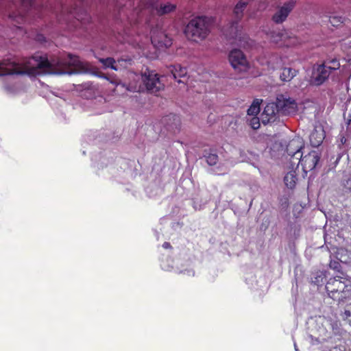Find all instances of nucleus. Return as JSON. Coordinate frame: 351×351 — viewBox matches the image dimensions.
Wrapping results in <instances>:
<instances>
[{"mask_svg": "<svg viewBox=\"0 0 351 351\" xmlns=\"http://www.w3.org/2000/svg\"><path fill=\"white\" fill-rule=\"evenodd\" d=\"M87 64L78 57L69 55L66 59H52L34 56L16 63L8 60L0 61V76L6 75H37L43 74L71 75L86 71Z\"/></svg>", "mask_w": 351, "mask_h": 351, "instance_id": "f257e3e1", "label": "nucleus"}, {"mask_svg": "<svg viewBox=\"0 0 351 351\" xmlns=\"http://www.w3.org/2000/svg\"><path fill=\"white\" fill-rule=\"evenodd\" d=\"M212 19L206 16H197L191 19L184 29V34L189 40L193 42L204 40L210 33Z\"/></svg>", "mask_w": 351, "mask_h": 351, "instance_id": "f03ea898", "label": "nucleus"}, {"mask_svg": "<svg viewBox=\"0 0 351 351\" xmlns=\"http://www.w3.org/2000/svg\"><path fill=\"white\" fill-rule=\"evenodd\" d=\"M328 295L339 302H345L351 298V278L335 276L330 278L326 285Z\"/></svg>", "mask_w": 351, "mask_h": 351, "instance_id": "7ed1b4c3", "label": "nucleus"}, {"mask_svg": "<svg viewBox=\"0 0 351 351\" xmlns=\"http://www.w3.org/2000/svg\"><path fill=\"white\" fill-rule=\"evenodd\" d=\"M132 81L128 85L123 84L128 91L130 92H143L145 90H151L154 87V75L152 71H145L141 75V81L143 85L138 84L137 82L140 80V77L136 74H132L130 77Z\"/></svg>", "mask_w": 351, "mask_h": 351, "instance_id": "20e7f679", "label": "nucleus"}, {"mask_svg": "<svg viewBox=\"0 0 351 351\" xmlns=\"http://www.w3.org/2000/svg\"><path fill=\"white\" fill-rule=\"evenodd\" d=\"M159 123L162 127L161 132L164 135H174L181 130V119L178 115L173 113L162 117Z\"/></svg>", "mask_w": 351, "mask_h": 351, "instance_id": "39448f33", "label": "nucleus"}, {"mask_svg": "<svg viewBox=\"0 0 351 351\" xmlns=\"http://www.w3.org/2000/svg\"><path fill=\"white\" fill-rule=\"evenodd\" d=\"M304 145L303 141L299 137L294 138L288 143L286 150L287 154L290 156L289 160L292 168H294L295 166L298 167L300 165V160H298L304 154L302 151Z\"/></svg>", "mask_w": 351, "mask_h": 351, "instance_id": "423d86ee", "label": "nucleus"}, {"mask_svg": "<svg viewBox=\"0 0 351 351\" xmlns=\"http://www.w3.org/2000/svg\"><path fill=\"white\" fill-rule=\"evenodd\" d=\"M330 74V68H327V64L318 65L313 69L311 83L315 86H319L328 79Z\"/></svg>", "mask_w": 351, "mask_h": 351, "instance_id": "0eeeda50", "label": "nucleus"}, {"mask_svg": "<svg viewBox=\"0 0 351 351\" xmlns=\"http://www.w3.org/2000/svg\"><path fill=\"white\" fill-rule=\"evenodd\" d=\"M319 160V156L316 151H312L300 158V164L304 173L314 169Z\"/></svg>", "mask_w": 351, "mask_h": 351, "instance_id": "6e6552de", "label": "nucleus"}, {"mask_svg": "<svg viewBox=\"0 0 351 351\" xmlns=\"http://www.w3.org/2000/svg\"><path fill=\"white\" fill-rule=\"evenodd\" d=\"M294 6V1L285 3L282 6L279 7L274 14L271 18L272 21L276 24L283 23L287 19Z\"/></svg>", "mask_w": 351, "mask_h": 351, "instance_id": "1a4fd4ad", "label": "nucleus"}, {"mask_svg": "<svg viewBox=\"0 0 351 351\" xmlns=\"http://www.w3.org/2000/svg\"><path fill=\"white\" fill-rule=\"evenodd\" d=\"M280 114L282 115H290L297 111V104L295 100L290 98L285 99L280 96L276 99Z\"/></svg>", "mask_w": 351, "mask_h": 351, "instance_id": "9d476101", "label": "nucleus"}, {"mask_svg": "<svg viewBox=\"0 0 351 351\" xmlns=\"http://www.w3.org/2000/svg\"><path fill=\"white\" fill-rule=\"evenodd\" d=\"M229 61L235 69L241 71L245 68L247 60L243 53L239 49H233L229 54Z\"/></svg>", "mask_w": 351, "mask_h": 351, "instance_id": "9b49d317", "label": "nucleus"}, {"mask_svg": "<svg viewBox=\"0 0 351 351\" xmlns=\"http://www.w3.org/2000/svg\"><path fill=\"white\" fill-rule=\"evenodd\" d=\"M241 27L239 25L238 21L236 20L232 21L224 29L223 34L228 39L235 40V43H237L238 40V44L242 45L241 40Z\"/></svg>", "mask_w": 351, "mask_h": 351, "instance_id": "f8f14e48", "label": "nucleus"}, {"mask_svg": "<svg viewBox=\"0 0 351 351\" xmlns=\"http://www.w3.org/2000/svg\"><path fill=\"white\" fill-rule=\"evenodd\" d=\"M276 114H280L277 101L267 104L262 114L263 121L265 123L274 121Z\"/></svg>", "mask_w": 351, "mask_h": 351, "instance_id": "ddd939ff", "label": "nucleus"}, {"mask_svg": "<svg viewBox=\"0 0 351 351\" xmlns=\"http://www.w3.org/2000/svg\"><path fill=\"white\" fill-rule=\"evenodd\" d=\"M176 5L170 2H162L155 5V14L158 16H163L173 12L176 9Z\"/></svg>", "mask_w": 351, "mask_h": 351, "instance_id": "4468645a", "label": "nucleus"}, {"mask_svg": "<svg viewBox=\"0 0 351 351\" xmlns=\"http://www.w3.org/2000/svg\"><path fill=\"white\" fill-rule=\"evenodd\" d=\"M310 143L313 147H318L321 145L324 139V132L322 128H316L313 130V131L311 133L310 136Z\"/></svg>", "mask_w": 351, "mask_h": 351, "instance_id": "2eb2a0df", "label": "nucleus"}, {"mask_svg": "<svg viewBox=\"0 0 351 351\" xmlns=\"http://www.w3.org/2000/svg\"><path fill=\"white\" fill-rule=\"evenodd\" d=\"M172 44L171 39L169 38L167 34L163 32H159L157 34V47L164 50Z\"/></svg>", "mask_w": 351, "mask_h": 351, "instance_id": "dca6fc26", "label": "nucleus"}, {"mask_svg": "<svg viewBox=\"0 0 351 351\" xmlns=\"http://www.w3.org/2000/svg\"><path fill=\"white\" fill-rule=\"evenodd\" d=\"M298 73V71L291 67H284L281 70L280 78L283 82H290Z\"/></svg>", "mask_w": 351, "mask_h": 351, "instance_id": "f3484780", "label": "nucleus"}, {"mask_svg": "<svg viewBox=\"0 0 351 351\" xmlns=\"http://www.w3.org/2000/svg\"><path fill=\"white\" fill-rule=\"evenodd\" d=\"M168 69L175 80L184 77L186 75V68L180 65L170 66Z\"/></svg>", "mask_w": 351, "mask_h": 351, "instance_id": "a211bd4d", "label": "nucleus"}, {"mask_svg": "<svg viewBox=\"0 0 351 351\" xmlns=\"http://www.w3.org/2000/svg\"><path fill=\"white\" fill-rule=\"evenodd\" d=\"M297 180V174L295 171L288 172L284 178L285 184L289 189H293L295 186Z\"/></svg>", "mask_w": 351, "mask_h": 351, "instance_id": "6ab92c4d", "label": "nucleus"}, {"mask_svg": "<svg viewBox=\"0 0 351 351\" xmlns=\"http://www.w3.org/2000/svg\"><path fill=\"white\" fill-rule=\"evenodd\" d=\"M247 5V2L240 1L234 7V14L237 20H240L243 17V13Z\"/></svg>", "mask_w": 351, "mask_h": 351, "instance_id": "aec40b11", "label": "nucleus"}, {"mask_svg": "<svg viewBox=\"0 0 351 351\" xmlns=\"http://www.w3.org/2000/svg\"><path fill=\"white\" fill-rule=\"evenodd\" d=\"M99 61L104 65L106 68H111L114 71H118L119 68L117 67L116 64V61L112 58H99Z\"/></svg>", "mask_w": 351, "mask_h": 351, "instance_id": "412c9836", "label": "nucleus"}, {"mask_svg": "<svg viewBox=\"0 0 351 351\" xmlns=\"http://www.w3.org/2000/svg\"><path fill=\"white\" fill-rule=\"evenodd\" d=\"M164 78L163 75L160 76L158 73H155V97L158 96L156 94V92L165 88Z\"/></svg>", "mask_w": 351, "mask_h": 351, "instance_id": "4be33fe9", "label": "nucleus"}, {"mask_svg": "<svg viewBox=\"0 0 351 351\" xmlns=\"http://www.w3.org/2000/svg\"><path fill=\"white\" fill-rule=\"evenodd\" d=\"M285 34L282 32L272 31L268 34V37L270 40L274 43H278L283 39Z\"/></svg>", "mask_w": 351, "mask_h": 351, "instance_id": "5701e85b", "label": "nucleus"}, {"mask_svg": "<svg viewBox=\"0 0 351 351\" xmlns=\"http://www.w3.org/2000/svg\"><path fill=\"white\" fill-rule=\"evenodd\" d=\"M260 112V103L258 100L254 101L247 110V114L253 117L256 116Z\"/></svg>", "mask_w": 351, "mask_h": 351, "instance_id": "b1692460", "label": "nucleus"}, {"mask_svg": "<svg viewBox=\"0 0 351 351\" xmlns=\"http://www.w3.org/2000/svg\"><path fill=\"white\" fill-rule=\"evenodd\" d=\"M344 21V18L341 16H331L329 17V22L334 27H338Z\"/></svg>", "mask_w": 351, "mask_h": 351, "instance_id": "393cba45", "label": "nucleus"}, {"mask_svg": "<svg viewBox=\"0 0 351 351\" xmlns=\"http://www.w3.org/2000/svg\"><path fill=\"white\" fill-rule=\"evenodd\" d=\"M250 125L254 130L259 128L260 121L258 117L254 116L249 120Z\"/></svg>", "mask_w": 351, "mask_h": 351, "instance_id": "a878e982", "label": "nucleus"}, {"mask_svg": "<svg viewBox=\"0 0 351 351\" xmlns=\"http://www.w3.org/2000/svg\"><path fill=\"white\" fill-rule=\"evenodd\" d=\"M218 160V156L216 154H208L206 156V162L209 165H215Z\"/></svg>", "mask_w": 351, "mask_h": 351, "instance_id": "bb28decb", "label": "nucleus"}, {"mask_svg": "<svg viewBox=\"0 0 351 351\" xmlns=\"http://www.w3.org/2000/svg\"><path fill=\"white\" fill-rule=\"evenodd\" d=\"M329 64L330 65H327V68H330V73L332 70L338 69L340 66V64L336 60H331Z\"/></svg>", "mask_w": 351, "mask_h": 351, "instance_id": "cd10ccee", "label": "nucleus"}, {"mask_svg": "<svg viewBox=\"0 0 351 351\" xmlns=\"http://www.w3.org/2000/svg\"><path fill=\"white\" fill-rule=\"evenodd\" d=\"M344 51H345V53H346L345 60L351 64V46L350 47H345Z\"/></svg>", "mask_w": 351, "mask_h": 351, "instance_id": "c85d7f7f", "label": "nucleus"}, {"mask_svg": "<svg viewBox=\"0 0 351 351\" xmlns=\"http://www.w3.org/2000/svg\"><path fill=\"white\" fill-rule=\"evenodd\" d=\"M329 267L333 269L338 270L341 265L338 261H332L329 263Z\"/></svg>", "mask_w": 351, "mask_h": 351, "instance_id": "c756f323", "label": "nucleus"}, {"mask_svg": "<svg viewBox=\"0 0 351 351\" xmlns=\"http://www.w3.org/2000/svg\"><path fill=\"white\" fill-rule=\"evenodd\" d=\"M101 77L106 79L107 80L110 81V83L118 85L119 83L116 80H110L109 77H106V75L101 76Z\"/></svg>", "mask_w": 351, "mask_h": 351, "instance_id": "7c9ffc66", "label": "nucleus"}, {"mask_svg": "<svg viewBox=\"0 0 351 351\" xmlns=\"http://www.w3.org/2000/svg\"><path fill=\"white\" fill-rule=\"evenodd\" d=\"M344 314L346 317V318L350 317L351 316V313L350 311L346 310L344 312Z\"/></svg>", "mask_w": 351, "mask_h": 351, "instance_id": "2f4dec72", "label": "nucleus"}, {"mask_svg": "<svg viewBox=\"0 0 351 351\" xmlns=\"http://www.w3.org/2000/svg\"><path fill=\"white\" fill-rule=\"evenodd\" d=\"M162 246H163L164 248H166V249L171 247L170 244L169 243H167V242H165L163 243Z\"/></svg>", "mask_w": 351, "mask_h": 351, "instance_id": "473e14b6", "label": "nucleus"}, {"mask_svg": "<svg viewBox=\"0 0 351 351\" xmlns=\"http://www.w3.org/2000/svg\"><path fill=\"white\" fill-rule=\"evenodd\" d=\"M346 123L348 124V125H350V123H351V119H348L346 120Z\"/></svg>", "mask_w": 351, "mask_h": 351, "instance_id": "72a5a7b5", "label": "nucleus"}, {"mask_svg": "<svg viewBox=\"0 0 351 351\" xmlns=\"http://www.w3.org/2000/svg\"><path fill=\"white\" fill-rule=\"evenodd\" d=\"M177 81H178V83H181V82H182V80H180V79H179V80H177Z\"/></svg>", "mask_w": 351, "mask_h": 351, "instance_id": "f704fd0d", "label": "nucleus"}]
</instances>
